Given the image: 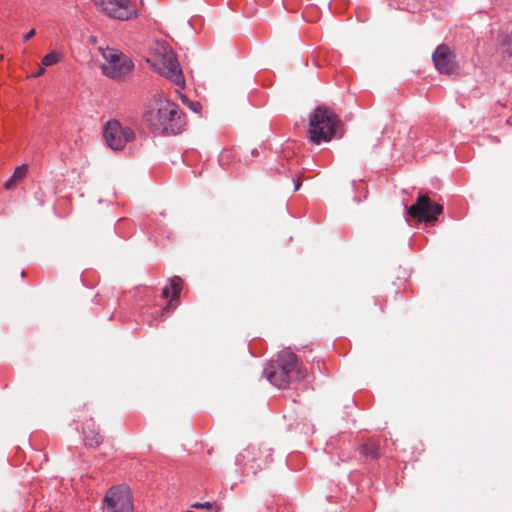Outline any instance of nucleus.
<instances>
[{"instance_id":"nucleus-17","label":"nucleus","mask_w":512,"mask_h":512,"mask_svg":"<svg viewBox=\"0 0 512 512\" xmlns=\"http://www.w3.org/2000/svg\"><path fill=\"white\" fill-rule=\"evenodd\" d=\"M499 39L503 47L509 46L510 44H512V33L509 35H501Z\"/></svg>"},{"instance_id":"nucleus-1","label":"nucleus","mask_w":512,"mask_h":512,"mask_svg":"<svg viewBox=\"0 0 512 512\" xmlns=\"http://www.w3.org/2000/svg\"><path fill=\"white\" fill-rule=\"evenodd\" d=\"M142 119L158 134H177L185 126L178 106L160 97H154L146 104Z\"/></svg>"},{"instance_id":"nucleus-3","label":"nucleus","mask_w":512,"mask_h":512,"mask_svg":"<svg viewBox=\"0 0 512 512\" xmlns=\"http://www.w3.org/2000/svg\"><path fill=\"white\" fill-rule=\"evenodd\" d=\"M297 357L289 349L278 353L276 363L268 364L264 369L267 380L274 386L283 389L288 386L296 373Z\"/></svg>"},{"instance_id":"nucleus-20","label":"nucleus","mask_w":512,"mask_h":512,"mask_svg":"<svg viewBox=\"0 0 512 512\" xmlns=\"http://www.w3.org/2000/svg\"><path fill=\"white\" fill-rule=\"evenodd\" d=\"M45 72V69H44V66H40L39 69L37 70V72L35 74H33V77H39L41 75H43Z\"/></svg>"},{"instance_id":"nucleus-18","label":"nucleus","mask_w":512,"mask_h":512,"mask_svg":"<svg viewBox=\"0 0 512 512\" xmlns=\"http://www.w3.org/2000/svg\"><path fill=\"white\" fill-rule=\"evenodd\" d=\"M18 183L12 176L5 182L4 186L7 190L12 189Z\"/></svg>"},{"instance_id":"nucleus-5","label":"nucleus","mask_w":512,"mask_h":512,"mask_svg":"<svg viewBox=\"0 0 512 512\" xmlns=\"http://www.w3.org/2000/svg\"><path fill=\"white\" fill-rule=\"evenodd\" d=\"M98 50L104 59L101 69L105 76L119 79L131 71L133 63L121 51L110 47H99Z\"/></svg>"},{"instance_id":"nucleus-16","label":"nucleus","mask_w":512,"mask_h":512,"mask_svg":"<svg viewBox=\"0 0 512 512\" xmlns=\"http://www.w3.org/2000/svg\"><path fill=\"white\" fill-rule=\"evenodd\" d=\"M191 507L195 508V509L212 510V503L211 502H204V503L196 502V503L192 504Z\"/></svg>"},{"instance_id":"nucleus-9","label":"nucleus","mask_w":512,"mask_h":512,"mask_svg":"<svg viewBox=\"0 0 512 512\" xmlns=\"http://www.w3.org/2000/svg\"><path fill=\"white\" fill-rule=\"evenodd\" d=\"M94 5L107 16L128 20L136 15V9L129 0H92Z\"/></svg>"},{"instance_id":"nucleus-24","label":"nucleus","mask_w":512,"mask_h":512,"mask_svg":"<svg viewBox=\"0 0 512 512\" xmlns=\"http://www.w3.org/2000/svg\"><path fill=\"white\" fill-rule=\"evenodd\" d=\"M256 153H257V151H256V149H254V150L252 151V155H256Z\"/></svg>"},{"instance_id":"nucleus-12","label":"nucleus","mask_w":512,"mask_h":512,"mask_svg":"<svg viewBox=\"0 0 512 512\" xmlns=\"http://www.w3.org/2000/svg\"><path fill=\"white\" fill-rule=\"evenodd\" d=\"M59 60H60V54L55 51H52L43 57L41 64L43 66H52V65L57 64L59 62Z\"/></svg>"},{"instance_id":"nucleus-8","label":"nucleus","mask_w":512,"mask_h":512,"mask_svg":"<svg viewBox=\"0 0 512 512\" xmlns=\"http://www.w3.org/2000/svg\"><path fill=\"white\" fill-rule=\"evenodd\" d=\"M407 214L419 222H432L442 213L441 205L433 203L427 195H419L416 203L406 207Z\"/></svg>"},{"instance_id":"nucleus-11","label":"nucleus","mask_w":512,"mask_h":512,"mask_svg":"<svg viewBox=\"0 0 512 512\" xmlns=\"http://www.w3.org/2000/svg\"><path fill=\"white\" fill-rule=\"evenodd\" d=\"M84 443L87 447L96 448L102 441V436L95 429V425L92 421H89L83 427Z\"/></svg>"},{"instance_id":"nucleus-10","label":"nucleus","mask_w":512,"mask_h":512,"mask_svg":"<svg viewBox=\"0 0 512 512\" xmlns=\"http://www.w3.org/2000/svg\"><path fill=\"white\" fill-rule=\"evenodd\" d=\"M436 69L442 74H453L458 70L455 55L445 44L439 45L432 55Z\"/></svg>"},{"instance_id":"nucleus-22","label":"nucleus","mask_w":512,"mask_h":512,"mask_svg":"<svg viewBox=\"0 0 512 512\" xmlns=\"http://www.w3.org/2000/svg\"><path fill=\"white\" fill-rule=\"evenodd\" d=\"M208 512H219V509L217 507H214L212 504V510H207Z\"/></svg>"},{"instance_id":"nucleus-2","label":"nucleus","mask_w":512,"mask_h":512,"mask_svg":"<svg viewBox=\"0 0 512 512\" xmlns=\"http://www.w3.org/2000/svg\"><path fill=\"white\" fill-rule=\"evenodd\" d=\"M147 62L155 72L183 87L185 80L177 57L165 42H156L150 49Z\"/></svg>"},{"instance_id":"nucleus-19","label":"nucleus","mask_w":512,"mask_h":512,"mask_svg":"<svg viewBox=\"0 0 512 512\" xmlns=\"http://www.w3.org/2000/svg\"><path fill=\"white\" fill-rule=\"evenodd\" d=\"M34 35H35V29H31L29 32H27L23 36V40L26 42V41L30 40Z\"/></svg>"},{"instance_id":"nucleus-4","label":"nucleus","mask_w":512,"mask_h":512,"mask_svg":"<svg viewBox=\"0 0 512 512\" xmlns=\"http://www.w3.org/2000/svg\"><path fill=\"white\" fill-rule=\"evenodd\" d=\"M339 123L337 116L326 108L318 107L310 116L309 140L315 144L329 141L336 134Z\"/></svg>"},{"instance_id":"nucleus-21","label":"nucleus","mask_w":512,"mask_h":512,"mask_svg":"<svg viewBox=\"0 0 512 512\" xmlns=\"http://www.w3.org/2000/svg\"><path fill=\"white\" fill-rule=\"evenodd\" d=\"M162 294L164 297H168L170 295V288L169 287L163 288Z\"/></svg>"},{"instance_id":"nucleus-7","label":"nucleus","mask_w":512,"mask_h":512,"mask_svg":"<svg viewBox=\"0 0 512 512\" xmlns=\"http://www.w3.org/2000/svg\"><path fill=\"white\" fill-rule=\"evenodd\" d=\"M134 137V131L129 127L122 126L117 120L108 121L105 125L104 138L107 145L113 150H122Z\"/></svg>"},{"instance_id":"nucleus-6","label":"nucleus","mask_w":512,"mask_h":512,"mask_svg":"<svg viewBox=\"0 0 512 512\" xmlns=\"http://www.w3.org/2000/svg\"><path fill=\"white\" fill-rule=\"evenodd\" d=\"M103 512H134L130 489L126 485L110 488L104 498Z\"/></svg>"},{"instance_id":"nucleus-13","label":"nucleus","mask_w":512,"mask_h":512,"mask_svg":"<svg viewBox=\"0 0 512 512\" xmlns=\"http://www.w3.org/2000/svg\"><path fill=\"white\" fill-rule=\"evenodd\" d=\"M181 285H182V279L178 276H174L171 280H170V286L173 290V293H172V298L171 300H174L178 297L180 291H181Z\"/></svg>"},{"instance_id":"nucleus-15","label":"nucleus","mask_w":512,"mask_h":512,"mask_svg":"<svg viewBox=\"0 0 512 512\" xmlns=\"http://www.w3.org/2000/svg\"><path fill=\"white\" fill-rule=\"evenodd\" d=\"M27 171H28V166H27V165H25V164H23V165H21V166H19V167H17V168L15 169V171H14V173H13L12 177H13L16 181H18V182H19L20 180H22V179L25 177V175H26Z\"/></svg>"},{"instance_id":"nucleus-23","label":"nucleus","mask_w":512,"mask_h":512,"mask_svg":"<svg viewBox=\"0 0 512 512\" xmlns=\"http://www.w3.org/2000/svg\"><path fill=\"white\" fill-rule=\"evenodd\" d=\"M300 186H301V183L299 181H297L295 183V189L294 190L297 191L300 188Z\"/></svg>"},{"instance_id":"nucleus-14","label":"nucleus","mask_w":512,"mask_h":512,"mask_svg":"<svg viewBox=\"0 0 512 512\" xmlns=\"http://www.w3.org/2000/svg\"><path fill=\"white\" fill-rule=\"evenodd\" d=\"M182 102L194 113H198L201 109V104L199 102L190 100L185 96H182Z\"/></svg>"}]
</instances>
